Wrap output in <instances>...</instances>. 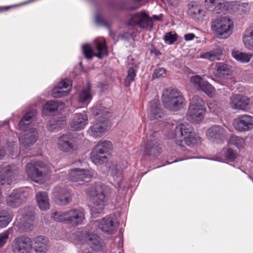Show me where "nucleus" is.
I'll return each mask as SVG.
<instances>
[{"label":"nucleus","instance_id":"14","mask_svg":"<svg viewBox=\"0 0 253 253\" xmlns=\"http://www.w3.org/2000/svg\"><path fill=\"white\" fill-rule=\"evenodd\" d=\"M233 125L239 131H250L253 129V117L247 114L242 115L235 119Z\"/></svg>","mask_w":253,"mask_h":253},{"label":"nucleus","instance_id":"15","mask_svg":"<svg viewBox=\"0 0 253 253\" xmlns=\"http://www.w3.org/2000/svg\"><path fill=\"white\" fill-rule=\"evenodd\" d=\"M38 137V132L36 128H31L29 130H26L24 134H21L19 137L20 149L22 147L27 148L33 145L37 141Z\"/></svg>","mask_w":253,"mask_h":253},{"label":"nucleus","instance_id":"16","mask_svg":"<svg viewBox=\"0 0 253 253\" xmlns=\"http://www.w3.org/2000/svg\"><path fill=\"white\" fill-rule=\"evenodd\" d=\"M71 86L72 82L69 79L62 80L53 88L52 96L54 98L64 96L71 90Z\"/></svg>","mask_w":253,"mask_h":253},{"label":"nucleus","instance_id":"4","mask_svg":"<svg viewBox=\"0 0 253 253\" xmlns=\"http://www.w3.org/2000/svg\"><path fill=\"white\" fill-rule=\"evenodd\" d=\"M52 214L55 220L65 222L74 226L82 224L85 219L84 210L80 209H72L64 212L55 211Z\"/></svg>","mask_w":253,"mask_h":253},{"label":"nucleus","instance_id":"54","mask_svg":"<svg viewBox=\"0 0 253 253\" xmlns=\"http://www.w3.org/2000/svg\"><path fill=\"white\" fill-rule=\"evenodd\" d=\"M195 35L193 33H188L184 35V38L186 41H191L194 39Z\"/></svg>","mask_w":253,"mask_h":253},{"label":"nucleus","instance_id":"9","mask_svg":"<svg viewBox=\"0 0 253 253\" xmlns=\"http://www.w3.org/2000/svg\"><path fill=\"white\" fill-rule=\"evenodd\" d=\"M229 102L232 109L243 111H247L251 108L252 104L249 98L239 94L231 96Z\"/></svg>","mask_w":253,"mask_h":253},{"label":"nucleus","instance_id":"29","mask_svg":"<svg viewBox=\"0 0 253 253\" xmlns=\"http://www.w3.org/2000/svg\"><path fill=\"white\" fill-rule=\"evenodd\" d=\"M244 46L248 50L253 51V24L249 27L243 37Z\"/></svg>","mask_w":253,"mask_h":253},{"label":"nucleus","instance_id":"7","mask_svg":"<svg viewBox=\"0 0 253 253\" xmlns=\"http://www.w3.org/2000/svg\"><path fill=\"white\" fill-rule=\"evenodd\" d=\"M206 111L205 104L198 96H194L190 101L187 117L192 122L199 123L204 118Z\"/></svg>","mask_w":253,"mask_h":253},{"label":"nucleus","instance_id":"56","mask_svg":"<svg viewBox=\"0 0 253 253\" xmlns=\"http://www.w3.org/2000/svg\"><path fill=\"white\" fill-rule=\"evenodd\" d=\"M95 22L97 24H101V19H100V16L98 14H97L96 15V16H95Z\"/></svg>","mask_w":253,"mask_h":253},{"label":"nucleus","instance_id":"18","mask_svg":"<svg viewBox=\"0 0 253 253\" xmlns=\"http://www.w3.org/2000/svg\"><path fill=\"white\" fill-rule=\"evenodd\" d=\"M28 196L27 193L22 190H15L7 197L6 203L10 207H17Z\"/></svg>","mask_w":253,"mask_h":253},{"label":"nucleus","instance_id":"41","mask_svg":"<svg viewBox=\"0 0 253 253\" xmlns=\"http://www.w3.org/2000/svg\"><path fill=\"white\" fill-rule=\"evenodd\" d=\"M12 215L8 211H3L0 212V227H5L11 221Z\"/></svg>","mask_w":253,"mask_h":253},{"label":"nucleus","instance_id":"2","mask_svg":"<svg viewBox=\"0 0 253 253\" xmlns=\"http://www.w3.org/2000/svg\"><path fill=\"white\" fill-rule=\"evenodd\" d=\"M174 128V132L169 133L168 138L175 139L177 145L183 146L184 142L190 147H194L201 143V138L192 131V128L188 124H180L175 126Z\"/></svg>","mask_w":253,"mask_h":253},{"label":"nucleus","instance_id":"39","mask_svg":"<svg viewBox=\"0 0 253 253\" xmlns=\"http://www.w3.org/2000/svg\"><path fill=\"white\" fill-rule=\"evenodd\" d=\"M88 244L93 250L98 251L103 246L100 237L96 234H90L88 236Z\"/></svg>","mask_w":253,"mask_h":253},{"label":"nucleus","instance_id":"34","mask_svg":"<svg viewBox=\"0 0 253 253\" xmlns=\"http://www.w3.org/2000/svg\"><path fill=\"white\" fill-rule=\"evenodd\" d=\"M112 149L113 145L110 141L102 140L97 143L93 149L100 154H104L108 153Z\"/></svg>","mask_w":253,"mask_h":253},{"label":"nucleus","instance_id":"21","mask_svg":"<svg viewBox=\"0 0 253 253\" xmlns=\"http://www.w3.org/2000/svg\"><path fill=\"white\" fill-rule=\"evenodd\" d=\"M206 134L209 139L218 143L225 137L226 130L220 126H214L208 129Z\"/></svg>","mask_w":253,"mask_h":253},{"label":"nucleus","instance_id":"20","mask_svg":"<svg viewBox=\"0 0 253 253\" xmlns=\"http://www.w3.org/2000/svg\"><path fill=\"white\" fill-rule=\"evenodd\" d=\"M33 246L37 253H45L49 248V241L46 237L39 236L33 240Z\"/></svg>","mask_w":253,"mask_h":253},{"label":"nucleus","instance_id":"19","mask_svg":"<svg viewBox=\"0 0 253 253\" xmlns=\"http://www.w3.org/2000/svg\"><path fill=\"white\" fill-rule=\"evenodd\" d=\"M205 4L209 8L214 7L213 10L215 13H224L229 11L231 3L226 0H205Z\"/></svg>","mask_w":253,"mask_h":253},{"label":"nucleus","instance_id":"55","mask_svg":"<svg viewBox=\"0 0 253 253\" xmlns=\"http://www.w3.org/2000/svg\"><path fill=\"white\" fill-rule=\"evenodd\" d=\"M151 18H152V21H153V20H155L157 21H160L162 20V17L161 15L158 16V15H154L152 17H151Z\"/></svg>","mask_w":253,"mask_h":253},{"label":"nucleus","instance_id":"50","mask_svg":"<svg viewBox=\"0 0 253 253\" xmlns=\"http://www.w3.org/2000/svg\"><path fill=\"white\" fill-rule=\"evenodd\" d=\"M82 50L85 57L87 59H90L93 56V50L89 44H84L82 46Z\"/></svg>","mask_w":253,"mask_h":253},{"label":"nucleus","instance_id":"35","mask_svg":"<svg viewBox=\"0 0 253 253\" xmlns=\"http://www.w3.org/2000/svg\"><path fill=\"white\" fill-rule=\"evenodd\" d=\"M229 3H231L228 11L230 12H236L242 14L248 12L250 10V6L248 3L239 4L237 1H230Z\"/></svg>","mask_w":253,"mask_h":253},{"label":"nucleus","instance_id":"48","mask_svg":"<svg viewBox=\"0 0 253 253\" xmlns=\"http://www.w3.org/2000/svg\"><path fill=\"white\" fill-rule=\"evenodd\" d=\"M113 177L116 184L119 187L120 186V181L122 178L123 170L118 169L117 168L112 170Z\"/></svg>","mask_w":253,"mask_h":253},{"label":"nucleus","instance_id":"23","mask_svg":"<svg viewBox=\"0 0 253 253\" xmlns=\"http://www.w3.org/2000/svg\"><path fill=\"white\" fill-rule=\"evenodd\" d=\"M107 131L105 121L93 124L89 128L87 133L94 137H101Z\"/></svg>","mask_w":253,"mask_h":253},{"label":"nucleus","instance_id":"44","mask_svg":"<svg viewBox=\"0 0 253 253\" xmlns=\"http://www.w3.org/2000/svg\"><path fill=\"white\" fill-rule=\"evenodd\" d=\"M92 112L96 116L101 115L100 117H98L99 119L101 117L103 118L104 115H106L109 113V110L107 108L103 107L102 105H98L92 108Z\"/></svg>","mask_w":253,"mask_h":253},{"label":"nucleus","instance_id":"1","mask_svg":"<svg viewBox=\"0 0 253 253\" xmlns=\"http://www.w3.org/2000/svg\"><path fill=\"white\" fill-rule=\"evenodd\" d=\"M111 192L110 188L103 184H96L87 189L86 194L87 196L93 198V205L90 209L92 216L95 217L96 214L103 211Z\"/></svg>","mask_w":253,"mask_h":253},{"label":"nucleus","instance_id":"27","mask_svg":"<svg viewBox=\"0 0 253 253\" xmlns=\"http://www.w3.org/2000/svg\"><path fill=\"white\" fill-rule=\"evenodd\" d=\"M19 221L17 219L16 225L19 229H22L25 231L28 229H31L34 222V216L32 212L26 214L22 217L21 215H18Z\"/></svg>","mask_w":253,"mask_h":253},{"label":"nucleus","instance_id":"26","mask_svg":"<svg viewBox=\"0 0 253 253\" xmlns=\"http://www.w3.org/2000/svg\"><path fill=\"white\" fill-rule=\"evenodd\" d=\"M163 115L160 101L155 98L150 102L148 116L150 120H154L160 118Z\"/></svg>","mask_w":253,"mask_h":253},{"label":"nucleus","instance_id":"42","mask_svg":"<svg viewBox=\"0 0 253 253\" xmlns=\"http://www.w3.org/2000/svg\"><path fill=\"white\" fill-rule=\"evenodd\" d=\"M228 143L231 145L235 146L239 149L243 148L246 145L244 139L236 135H232L229 139Z\"/></svg>","mask_w":253,"mask_h":253},{"label":"nucleus","instance_id":"33","mask_svg":"<svg viewBox=\"0 0 253 253\" xmlns=\"http://www.w3.org/2000/svg\"><path fill=\"white\" fill-rule=\"evenodd\" d=\"M222 54V49L220 46H217L212 50L203 53L200 55V57L206 59L210 61L219 60Z\"/></svg>","mask_w":253,"mask_h":253},{"label":"nucleus","instance_id":"62","mask_svg":"<svg viewBox=\"0 0 253 253\" xmlns=\"http://www.w3.org/2000/svg\"><path fill=\"white\" fill-rule=\"evenodd\" d=\"M21 213H23V210L21 211Z\"/></svg>","mask_w":253,"mask_h":253},{"label":"nucleus","instance_id":"61","mask_svg":"<svg viewBox=\"0 0 253 253\" xmlns=\"http://www.w3.org/2000/svg\"><path fill=\"white\" fill-rule=\"evenodd\" d=\"M8 8V7H4V8H0V11H3V9H7Z\"/></svg>","mask_w":253,"mask_h":253},{"label":"nucleus","instance_id":"12","mask_svg":"<svg viewBox=\"0 0 253 253\" xmlns=\"http://www.w3.org/2000/svg\"><path fill=\"white\" fill-rule=\"evenodd\" d=\"M130 25H137L141 28H152L153 22L144 10L136 13L132 15Z\"/></svg>","mask_w":253,"mask_h":253},{"label":"nucleus","instance_id":"47","mask_svg":"<svg viewBox=\"0 0 253 253\" xmlns=\"http://www.w3.org/2000/svg\"><path fill=\"white\" fill-rule=\"evenodd\" d=\"M208 106L210 111L217 115H218L219 113L221 111L220 104L215 101L210 102Z\"/></svg>","mask_w":253,"mask_h":253},{"label":"nucleus","instance_id":"43","mask_svg":"<svg viewBox=\"0 0 253 253\" xmlns=\"http://www.w3.org/2000/svg\"><path fill=\"white\" fill-rule=\"evenodd\" d=\"M199 90L203 91L208 96L211 97L214 94L215 90L211 84H209L207 81H205Z\"/></svg>","mask_w":253,"mask_h":253},{"label":"nucleus","instance_id":"36","mask_svg":"<svg viewBox=\"0 0 253 253\" xmlns=\"http://www.w3.org/2000/svg\"><path fill=\"white\" fill-rule=\"evenodd\" d=\"M36 198L38 206L41 210L45 211L49 209V200L45 192H38L37 194Z\"/></svg>","mask_w":253,"mask_h":253},{"label":"nucleus","instance_id":"24","mask_svg":"<svg viewBox=\"0 0 253 253\" xmlns=\"http://www.w3.org/2000/svg\"><path fill=\"white\" fill-rule=\"evenodd\" d=\"M188 14L193 19L200 20L206 16L202 4L197 2H192L188 4Z\"/></svg>","mask_w":253,"mask_h":253},{"label":"nucleus","instance_id":"30","mask_svg":"<svg viewBox=\"0 0 253 253\" xmlns=\"http://www.w3.org/2000/svg\"><path fill=\"white\" fill-rule=\"evenodd\" d=\"M231 55L234 59L242 63H249L253 56V53L242 52L236 49H233Z\"/></svg>","mask_w":253,"mask_h":253},{"label":"nucleus","instance_id":"52","mask_svg":"<svg viewBox=\"0 0 253 253\" xmlns=\"http://www.w3.org/2000/svg\"><path fill=\"white\" fill-rule=\"evenodd\" d=\"M166 74V70L164 68H160L156 69L153 74V78H160L164 77Z\"/></svg>","mask_w":253,"mask_h":253},{"label":"nucleus","instance_id":"51","mask_svg":"<svg viewBox=\"0 0 253 253\" xmlns=\"http://www.w3.org/2000/svg\"><path fill=\"white\" fill-rule=\"evenodd\" d=\"M9 235V232L8 230L4 231L0 233V248L2 247L6 243Z\"/></svg>","mask_w":253,"mask_h":253},{"label":"nucleus","instance_id":"49","mask_svg":"<svg viewBox=\"0 0 253 253\" xmlns=\"http://www.w3.org/2000/svg\"><path fill=\"white\" fill-rule=\"evenodd\" d=\"M164 40L166 43L171 44L177 40V35L171 32L167 33L165 35Z\"/></svg>","mask_w":253,"mask_h":253},{"label":"nucleus","instance_id":"31","mask_svg":"<svg viewBox=\"0 0 253 253\" xmlns=\"http://www.w3.org/2000/svg\"><path fill=\"white\" fill-rule=\"evenodd\" d=\"M160 144L156 139H149L145 147V153L148 155L157 156L160 153Z\"/></svg>","mask_w":253,"mask_h":253},{"label":"nucleus","instance_id":"57","mask_svg":"<svg viewBox=\"0 0 253 253\" xmlns=\"http://www.w3.org/2000/svg\"><path fill=\"white\" fill-rule=\"evenodd\" d=\"M5 155V151L0 147V159L2 158Z\"/></svg>","mask_w":253,"mask_h":253},{"label":"nucleus","instance_id":"58","mask_svg":"<svg viewBox=\"0 0 253 253\" xmlns=\"http://www.w3.org/2000/svg\"><path fill=\"white\" fill-rule=\"evenodd\" d=\"M84 241V239L83 238H82V239H80V238H77L76 239V241H75V242L77 244H83Z\"/></svg>","mask_w":253,"mask_h":253},{"label":"nucleus","instance_id":"11","mask_svg":"<svg viewBox=\"0 0 253 253\" xmlns=\"http://www.w3.org/2000/svg\"><path fill=\"white\" fill-rule=\"evenodd\" d=\"M32 247L30 239L24 236L15 238L11 246L13 253H30Z\"/></svg>","mask_w":253,"mask_h":253},{"label":"nucleus","instance_id":"25","mask_svg":"<svg viewBox=\"0 0 253 253\" xmlns=\"http://www.w3.org/2000/svg\"><path fill=\"white\" fill-rule=\"evenodd\" d=\"M232 67L223 62H217L215 65L213 74L217 78L225 79L231 75Z\"/></svg>","mask_w":253,"mask_h":253},{"label":"nucleus","instance_id":"53","mask_svg":"<svg viewBox=\"0 0 253 253\" xmlns=\"http://www.w3.org/2000/svg\"><path fill=\"white\" fill-rule=\"evenodd\" d=\"M225 155L227 159L231 160H234L236 157V154L234 151L230 149H228L226 150L225 152Z\"/></svg>","mask_w":253,"mask_h":253},{"label":"nucleus","instance_id":"28","mask_svg":"<svg viewBox=\"0 0 253 253\" xmlns=\"http://www.w3.org/2000/svg\"><path fill=\"white\" fill-rule=\"evenodd\" d=\"M92 98L90 83H87L85 87L83 88L78 94L77 99L79 102L87 105Z\"/></svg>","mask_w":253,"mask_h":253},{"label":"nucleus","instance_id":"5","mask_svg":"<svg viewBox=\"0 0 253 253\" xmlns=\"http://www.w3.org/2000/svg\"><path fill=\"white\" fill-rule=\"evenodd\" d=\"M26 172L28 177L37 183H43L48 177V167L41 162L27 164Z\"/></svg>","mask_w":253,"mask_h":253},{"label":"nucleus","instance_id":"45","mask_svg":"<svg viewBox=\"0 0 253 253\" xmlns=\"http://www.w3.org/2000/svg\"><path fill=\"white\" fill-rule=\"evenodd\" d=\"M136 76V72L132 68H129L127 71V75L125 79L124 84L126 86H129L134 81Z\"/></svg>","mask_w":253,"mask_h":253},{"label":"nucleus","instance_id":"17","mask_svg":"<svg viewBox=\"0 0 253 253\" xmlns=\"http://www.w3.org/2000/svg\"><path fill=\"white\" fill-rule=\"evenodd\" d=\"M88 116L86 113H76L70 122V127L74 130H81L88 124Z\"/></svg>","mask_w":253,"mask_h":253},{"label":"nucleus","instance_id":"40","mask_svg":"<svg viewBox=\"0 0 253 253\" xmlns=\"http://www.w3.org/2000/svg\"><path fill=\"white\" fill-rule=\"evenodd\" d=\"M102 155L92 149L90 153V160L95 165L102 164L106 160L107 157L105 155L101 156Z\"/></svg>","mask_w":253,"mask_h":253},{"label":"nucleus","instance_id":"8","mask_svg":"<svg viewBox=\"0 0 253 253\" xmlns=\"http://www.w3.org/2000/svg\"><path fill=\"white\" fill-rule=\"evenodd\" d=\"M93 173L91 169L79 168L71 169L68 174L65 171L61 172L62 177H65L66 179L79 184L88 181L92 178Z\"/></svg>","mask_w":253,"mask_h":253},{"label":"nucleus","instance_id":"37","mask_svg":"<svg viewBox=\"0 0 253 253\" xmlns=\"http://www.w3.org/2000/svg\"><path fill=\"white\" fill-rule=\"evenodd\" d=\"M97 53L95 56L99 58H102L103 56L107 55L108 49L106 47L105 40L102 39H96L95 40Z\"/></svg>","mask_w":253,"mask_h":253},{"label":"nucleus","instance_id":"10","mask_svg":"<svg viewBox=\"0 0 253 253\" xmlns=\"http://www.w3.org/2000/svg\"><path fill=\"white\" fill-rule=\"evenodd\" d=\"M78 141L70 134H63L58 141V148L65 152H72L76 151L79 147Z\"/></svg>","mask_w":253,"mask_h":253},{"label":"nucleus","instance_id":"3","mask_svg":"<svg viewBox=\"0 0 253 253\" xmlns=\"http://www.w3.org/2000/svg\"><path fill=\"white\" fill-rule=\"evenodd\" d=\"M163 102L166 108L172 111L180 110L186 104L182 93L176 88H168L164 91Z\"/></svg>","mask_w":253,"mask_h":253},{"label":"nucleus","instance_id":"60","mask_svg":"<svg viewBox=\"0 0 253 253\" xmlns=\"http://www.w3.org/2000/svg\"><path fill=\"white\" fill-rule=\"evenodd\" d=\"M54 125H50V126H49V129L51 130L52 128H55L56 126H53Z\"/></svg>","mask_w":253,"mask_h":253},{"label":"nucleus","instance_id":"38","mask_svg":"<svg viewBox=\"0 0 253 253\" xmlns=\"http://www.w3.org/2000/svg\"><path fill=\"white\" fill-rule=\"evenodd\" d=\"M36 114L37 112L35 110H31L27 113L19 123V128L24 131L27 126L33 121Z\"/></svg>","mask_w":253,"mask_h":253},{"label":"nucleus","instance_id":"13","mask_svg":"<svg viewBox=\"0 0 253 253\" xmlns=\"http://www.w3.org/2000/svg\"><path fill=\"white\" fill-rule=\"evenodd\" d=\"M93 224L108 234H113L118 226V223L115 221L114 218L112 216H107L100 221H95Z\"/></svg>","mask_w":253,"mask_h":253},{"label":"nucleus","instance_id":"46","mask_svg":"<svg viewBox=\"0 0 253 253\" xmlns=\"http://www.w3.org/2000/svg\"><path fill=\"white\" fill-rule=\"evenodd\" d=\"M205 81L199 75L192 76L190 78L191 83L199 90Z\"/></svg>","mask_w":253,"mask_h":253},{"label":"nucleus","instance_id":"32","mask_svg":"<svg viewBox=\"0 0 253 253\" xmlns=\"http://www.w3.org/2000/svg\"><path fill=\"white\" fill-rule=\"evenodd\" d=\"M63 104L58 101H49L42 108V114L46 115L48 113L53 112L56 110H61L64 108Z\"/></svg>","mask_w":253,"mask_h":253},{"label":"nucleus","instance_id":"6","mask_svg":"<svg viewBox=\"0 0 253 253\" xmlns=\"http://www.w3.org/2000/svg\"><path fill=\"white\" fill-rule=\"evenodd\" d=\"M211 29L221 38H228L232 33L233 21L229 17H219L212 21Z\"/></svg>","mask_w":253,"mask_h":253},{"label":"nucleus","instance_id":"59","mask_svg":"<svg viewBox=\"0 0 253 253\" xmlns=\"http://www.w3.org/2000/svg\"><path fill=\"white\" fill-rule=\"evenodd\" d=\"M169 0V2L171 5L174 4L176 2V0Z\"/></svg>","mask_w":253,"mask_h":253},{"label":"nucleus","instance_id":"22","mask_svg":"<svg viewBox=\"0 0 253 253\" xmlns=\"http://www.w3.org/2000/svg\"><path fill=\"white\" fill-rule=\"evenodd\" d=\"M55 200L58 204L65 205L71 200L70 191L64 188H56L53 193Z\"/></svg>","mask_w":253,"mask_h":253}]
</instances>
